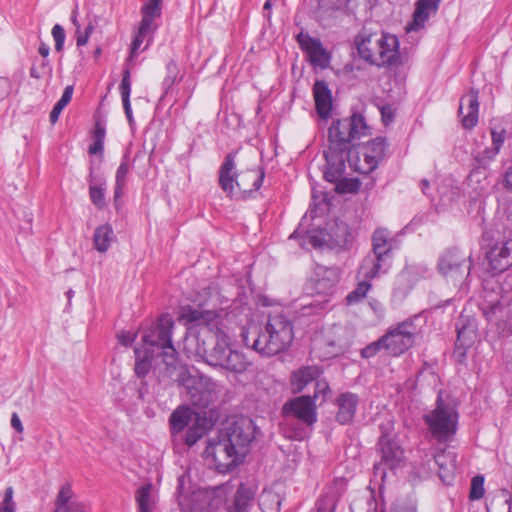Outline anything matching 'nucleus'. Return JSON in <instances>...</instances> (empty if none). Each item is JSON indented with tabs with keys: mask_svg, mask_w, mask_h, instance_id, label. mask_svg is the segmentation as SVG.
<instances>
[{
	"mask_svg": "<svg viewBox=\"0 0 512 512\" xmlns=\"http://www.w3.org/2000/svg\"><path fill=\"white\" fill-rule=\"evenodd\" d=\"M212 427L211 421L199 414L194 415L193 422L188 426L184 435V443L191 447L196 444Z\"/></svg>",
	"mask_w": 512,
	"mask_h": 512,
	"instance_id": "26",
	"label": "nucleus"
},
{
	"mask_svg": "<svg viewBox=\"0 0 512 512\" xmlns=\"http://www.w3.org/2000/svg\"><path fill=\"white\" fill-rule=\"evenodd\" d=\"M505 187L512 191V165L506 170L504 174Z\"/></svg>",
	"mask_w": 512,
	"mask_h": 512,
	"instance_id": "55",
	"label": "nucleus"
},
{
	"mask_svg": "<svg viewBox=\"0 0 512 512\" xmlns=\"http://www.w3.org/2000/svg\"><path fill=\"white\" fill-rule=\"evenodd\" d=\"M440 2L441 0H417L412 21L405 28L406 32L423 29L430 16L437 12Z\"/></svg>",
	"mask_w": 512,
	"mask_h": 512,
	"instance_id": "19",
	"label": "nucleus"
},
{
	"mask_svg": "<svg viewBox=\"0 0 512 512\" xmlns=\"http://www.w3.org/2000/svg\"><path fill=\"white\" fill-rule=\"evenodd\" d=\"M152 32L153 31H142V26L141 25L139 26L138 32L135 35V37L132 41V44H131L130 56H129L130 60H132L134 57L137 56L138 50L143 43L144 37Z\"/></svg>",
	"mask_w": 512,
	"mask_h": 512,
	"instance_id": "46",
	"label": "nucleus"
},
{
	"mask_svg": "<svg viewBox=\"0 0 512 512\" xmlns=\"http://www.w3.org/2000/svg\"><path fill=\"white\" fill-rule=\"evenodd\" d=\"M472 267L471 256L456 248L446 249L439 257L438 270L453 281L466 279Z\"/></svg>",
	"mask_w": 512,
	"mask_h": 512,
	"instance_id": "13",
	"label": "nucleus"
},
{
	"mask_svg": "<svg viewBox=\"0 0 512 512\" xmlns=\"http://www.w3.org/2000/svg\"><path fill=\"white\" fill-rule=\"evenodd\" d=\"M39 54L43 57V58H46L48 55H49V52H50V48L47 44L45 43H41L40 46H39Z\"/></svg>",
	"mask_w": 512,
	"mask_h": 512,
	"instance_id": "60",
	"label": "nucleus"
},
{
	"mask_svg": "<svg viewBox=\"0 0 512 512\" xmlns=\"http://www.w3.org/2000/svg\"><path fill=\"white\" fill-rule=\"evenodd\" d=\"M11 426L19 433H22L24 430L22 422L17 413H13L11 416Z\"/></svg>",
	"mask_w": 512,
	"mask_h": 512,
	"instance_id": "53",
	"label": "nucleus"
},
{
	"mask_svg": "<svg viewBox=\"0 0 512 512\" xmlns=\"http://www.w3.org/2000/svg\"><path fill=\"white\" fill-rule=\"evenodd\" d=\"M369 133V127L361 114L354 113L348 118L332 121L328 129V146L324 150L326 169L324 178L336 184L338 193H355L360 188V181L353 178H345V161L350 160L352 141Z\"/></svg>",
	"mask_w": 512,
	"mask_h": 512,
	"instance_id": "1",
	"label": "nucleus"
},
{
	"mask_svg": "<svg viewBox=\"0 0 512 512\" xmlns=\"http://www.w3.org/2000/svg\"><path fill=\"white\" fill-rule=\"evenodd\" d=\"M430 182L427 179L421 181V190L423 194L429 195Z\"/></svg>",
	"mask_w": 512,
	"mask_h": 512,
	"instance_id": "62",
	"label": "nucleus"
},
{
	"mask_svg": "<svg viewBox=\"0 0 512 512\" xmlns=\"http://www.w3.org/2000/svg\"><path fill=\"white\" fill-rule=\"evenodd\" d=\"M73 90L74 88L72 85L65 87L61 98L57 101L52 111L50 112L49 119L52 124H55L58 121L61 112L70 103L73 95Z\"/></svg>",
	"mask_w": 512,
	"mask_h": 512,
	"instance_id": "38",
	"label": "nucleus"
},
{
	"mask_svg": "<svg viewBox=\"0 0 512 512\" xmlns=\"http://www.w3.org/2000/svg\"><path fill=\"white\" fill-rule=\"evenodd\" d=\"M141 12L142 20L140 25L142 26V31H154L156 27L153 25V21L161 16V7L147 2L143 5Z\"/></svg>",
	"mask_w": 512,
	"mask_h": 512,
	"instance_id": "35",
	"label": "nucleus"
},
{
	"mask_svg": "<svg viewBox=\"0 0 512 512\" xmlns=\"http://www.w3.org/2000/svg\"><path fill=\"white\" fill-rule=\"evenodd\" d=\"M176 381L181 396L195 407L207 408L217 397V382L195 368L182 367Z\"/></svg>",
	"mask_w": 512,
	"mask_h": 512,
	"instance_id": "7",
	"label": "nucleus"
},
{
	"mask_svg": "<svg viewBox=\"0 0 512 512\" xmlns=\"http://www.w3.org/2000/svg\"><path fill=\"white\" fill-rule=\"evenodd\" d=\"M499 152H500V150L491 146V147H487L483 151L477 153V155L475 156L474 159L478 165V168L479 169L480 168L487 169L490 162L496 158V156L499 154Z\"/></svg>",
	"mask_w": 512,
	"mask_h": 512,
	"instance_id": "42",
	"label": "nucleus"
},
{
	"mask_svg": "<svg viewBox=\"0 0 512 512\" xmlns=\"http://www.w3.org/2000/svg\"><path fill=\"white\" fill-rule=\"evenodd\" d=\"M103 149H104L103 142L94 140V143L89 146L88 152H89V154L93 155V154L102 153Z\"/></svg>",
	"mask_w": 512,
	"mask_h": 512,
	"instance_id": "54",
	"label": "nucleus"
},
{
	"mask_svg": "<svg viewBox=\"0 0 512 512\" xmlns=\"http://www.w3.org/2000/svg\"><path fill=\"white\" fill-rule=\"evenodd\" d=\"M459 113L462 115V125L465 129H472L478 123L479 101L478 91L471 89L461 98Z\"/></svg>",
	"mask_w": 512,
	"mask_h": 512,
	"instance_id": "20",
	"label": "nucleus"
},
{
	"mask_svg": "<svg viewBox=\"0 0 512 512\" xmlns=\"http://www.w3.org/2000/svg\"><path fill=\"white\" fill-rule=\"evenodd\" d=\"M235 168V153H229L219 169V185L227 196L233 194L235 185L244 192L258 190L261 187L265 176L262 169L249 170L243 173L238 181Z\"/></svg>",
	"mask_w": 512,
	"mask_h": 512,
	"instance_id": "9",
	"label": "nucleus"
},
{
	"mask_svg": "<svg viewBox=\"0 0 512 512\" xmlns=\"http://www.w3.org/2000/svg\"><path fill=\"white\" fill-rule=\"evenodd\" d=\"M358 396L351 392L340 394L336 398V405L338 407L336 413V421L341 425L350 424L355 416L358 406Z\"/></svg>",
	"mask_w": 512,
	"mask_h": 512,
	"instance_id": "22",
	"label": "nucleus"
},
{
	"mask_svg": "<svg viewBox=\"0 0 512 512\" xmlns=\"http://www.w3.org/2000/svg\"><path fill=\"white\" fill-rule=\"evenodd\" d=\"M378 446L382 461L390 468H394L401 461L403 450L394 441L381 437Z\"/></svg>",
	"mask_w": 512,
	"mask_h": 512,
	"instance_id": "29",
	"label": "nucleus"
},
{
	"mask_svg": "<svg viewBox=\"0 0 512 512\" xmlns=\"http://www.w3.org/2000/svg\"><path fill=\"white\" fill-rule=\"evenodd\" d=\"M339 281V272L336 268H325L322 277L318 278L315 282V289L318 294L324 295L322 300H312L311 302L303 305L304 314H309L310 310H322L328 302L327 296L331 293Z\"/></svg>",
	"mask_w": 512,
	"mask_h": 512,
	"instance_id": "15",
	"label": "nucleus"
},
{
	"mask_svg": "<svg viewBox=\"0 0 512 512\" xmlns=\"http://www.w3.org/2000/svg\"><path fill=\"white\" fill-rule=\"evenodd\" d=\"M385 140L381 137H377L370 141L365 146V151L363 153L364 156V162L366 164L365 168H356L355 170H358L361 173H369L377 168L379 162L384 158L385 156Z\"/></svg>",
	"mask_w": 512,
	"mask_h": 512,
	"instance_id": "21",
	"label": "nucleus"
},
{
	"mask_svg": "<svg viewBox=\"0 0 512 512\" xmlns=\"http://www.w3.org/2000/svg\"><path fill=\"white\" fill-rule=\"evenodd\" d=\"M105 128L102 124L97 122L94 127L93 137L95 141H100L104 143L105 139Z\"/></svg>",
	"mask_w": 512,
	"mask_h": 512,
	"instance_id": "52",
	"label": "nucleus"
},
{
	"mask_svg": "<svg viewBox=\"0 0 512 512\" xmlns=\"http://www.w3.org/2000/svg\"><path fill=\"white\" fill-rule=\"evenodd\" d=\"M74 500V492L70 483L62 485L58 491L55 500V510L53 512H61L64 507L69 505Z\"/></svg>",
	"mask_w": 512,
	"mask_h": 512,
	"instance_id": "39",
	"label": "nucleus"
},
{
	"mask_svg": "<svg viewBox=\"0 0 512 512\" xmlns=\"http://www.w3.org/2000/svg\"><path fill=\"white\" fill-rule=\"evenodd\" d=\"M315 391L313 396H311L314 399V402L322 396V401L326 399V395L330 393V388L326 380H315Z\"/></svg>",
	"mask_w": 512,
	"mask_h": 512,
	"instance_id": "49",
	"label": "nucleus"
},
{
	"mask_svg": "<svg viewBox=\"0 0 512 512\" xmlns=\"http://www.w3.org/2000/svg\"><path fill=\"white\" fill-rule=\"evenodd\" d=\"M77 37H76V44L78 47L80 46H85L88 42V39H89V36L87 34H84L83 32H81V30H79V33H76Z\"/></svg>",
	"mask_w": 512,
	"mask_h": 512,
	"instance_id": "56",
	"label": "nucleus"
},
{
	"mask_svg": "<svg viewBox=\"0 0 512 512\" xmlns=\"http://www.w3.org/2000/svg\"><path fill=\"white\" fill-rule=\"evenodd\" d=\"M490 133L492 146L498 150H501L505 140L512 135V132L507 130L504 119L496 120L490 129Z\"/></svg>",
	"mask_w": 512,
	"mask_h": 512,
	"instance_id": "36",
	"label": "nucleus"
},
{
	"mask_svg": "<svg viewBox=\"0 0 512 512\" xmlns=\"http://www.w3.org/2000/svg\"><path fill=\"white\" fill-rule=\"evenodd\" d=\"M365 279V281L359 282L357 287L346 296V301L349 305L360 302L366 297L371 285L367 281L369 278Z\"/></svg>",
	"mask_w": 512,
	"mask_h": 512,
	"instance_id": "43",
	"label": "nucleus"
},
{
	"mask_svg": "<svg viewBox=\"0 0 512 512\" xmlns=\"http://www.w3.org/2000/svg\"><path fill=\"white\" fill-rule=\"evenodd\" d=\"M438 466V476L445 484H450L454 478L456 468V455L451 451L440 450L433 456Z\"/></svg>",
	"mask_w": 512,
	"mask_h": 512,
	"instance_id": "24",
	"label": "nucleus"
},
{
	"mask_svg": "<svg viewBox=\"0 0 512 512\" xmlns=\"http://www.w3.org/2000/svg\"><path fill=\"white\" fill-rule=\"evenodd\" d=\"M254 433L253 421L239 418L220 429L216 437L209 439L205 454L212 458L220 473L229 472L243 461Z\"/></svg>",
	"mask_w": 512,
	"mask_h": 512,
	"instance_id": "2",
	"label": "nucleus"
},
{
	"mask_svg": "<svg viewBox=\"0 0 512 512\" xmlns=\"http://www.w3.org/2000/svg\"><path fill=\"white\" fill-rule=\"evenodd\" d=\"M195 414L186 405H181L175 409L169 417L172 435L177 436L181 434L193 422Z\"/></svg>",
	"mask_w": 512,
	"mask_h": 512,
	"instance_id": "27",
	"label": "nucleus"
},
{
	"mask_svg": "<svg viewBox=\"0 0 512 512\" xmlns=\"http://www.w3.org/2000/svg\"><path fill=\"white\" fill-rule=\"evenodd\" d=\"M173 327L174 322L171 316L161 315L156 324L142 335V344L138 347L151 352L156 357H162L167 366L173 365L177 355L171 339Z\"/></svg>",
	"mask_w": 512,
	"mask_h": 512,
	"instance_id": "8",
	"label": "nucleus"
},
{
	"mask_svg": "<svg viewBox=\"0 0 512 512\" xmlns=\"http://www.w3.org/2000/svg\"><path fill=\"white\" fill-rule=\"evenodd\" d=\"M484 494V477L481 475H477L473 477L471 480L469 498L471 500H479L484 496Z\"/></svg>",
	"mask_w": 512,
	"mask_h": 512,
	"instance_id": "44",
	"label": "nucleus"
},
{
	"mask_svg": "<svg viewBox=\"0 0 512 512\" xmlns=\"http://www.w3.org/2000/svg\"><path fill=\"white\" fill-rule=\"evenodd\" d=\"M417 333L418 328L414 319L409 318L398 323L382 336L384 350L390 356L402 355L413 346Z\"/></svg>",
	"mask_w": 512,
	"mask_h": 512,
	"instance_id": "12",
	"label": "nucleus"
},
{
	"mask_svg": "<svg viewBox=\"0 0 512 512\" xmlns=\"http://www.w3.org/2000/svg\"><path fill=\"white\" fill-rule=\"evenodd\" d=\"M316 512H334V501L329 497H323L316 504Z\"/></svg>",
	"mask_w": 512,
	"mask_h": 512,
	"instance_id": "50",
	"label": "nucleus"
},
{
	"mask_svg": "<svg viewBox=\"0 0 512 512\" xmlns=\"http://www.w3.org/2000/svg\"><path fill=\"white\" fill-rule=\"evenodd\" d=\"M256 489L240 483L233 492L231 482L221 484L211 490L195 494V500L203 503L202 508L209 511L224 505L226 512H252L256 507Z\"/></svg>",
	"mask_w": 512,
	"mask_h": 512,
	"instance_id": "4",
	"label": "nucleus"
},
{
	"mask_svg": "<svg viewBox=\"0 0 512 512\" xmlns=\"http://www.w3.org/2000/svg\"><path fill=\"white\" fill-rule=\"evenodd\" d=\"M297 40L314 67L321 69L329 67L331 56L319 39L312 38L309 34L300 33Z\"/></svg>",
	"mask_w": 512,
	"mask_h": 512,
	"instance_id": "16",
	"label": "nucleus"
},
{
	"mask_svg": "<svg viewBox=\"0 0 512 512\" xmlns=\"http://www.w3.org/2000/svg\"><path fill=\"white\" fill-rule=\"evenodd\" d=\"M320 370L316 366H304L290 375V385L293 393H300L311 382L318 379Z\"/></svg>",
	"mask_w": 512,
	"mask_h": 512,
	"instance_id": "25",
	"label": "nucleus"
},
{
	"mask_svg": "<svg viewBox=\"0 0 512 512\" xmlns=\"http://www.w3.org/2000/svg\"><path fill=\"white\" fill-rule=\"evenodd\" d=\"M129 165L127 162V156H124L121 164L119 165L115 175V188H114V200L115 202L122 197L124 188L126 186V178L129 172Z\"/></svg>",
	"mask_w": 512,
	"mask_h": 512,
	"instance_id": "37",
	"label": "nucleus"
},
{
	"mask_svg": "<svg viewBox=\"0 0 512 512\" xmlns=\"http://www.w3.org/2000/svg\"><path fill=\"white\" fill-rule=\"evenodd\" d=\"M113 237L114 232L110 224H103L97 227L93 235V243L95 249L99 253H105L109 249L113 241Z\"/></svg>",
	"mask_w": 512,
	"mask_h": 512,
	"instance_id": "32",
	"label": "nucleus"
},
{
	"mask_svg": "<svg viewBox=\"0 0 512 512\" xmlns=\"http://www.w3.org/2000/svg\"><path fill=\"white\" fill-rule=\"evenodd\" d=\"M183 78L180 75L179 68L174 60H170L166 65V76L163 81V86L167 91L170 89L176 82L181 81Z\"/></svg>",
	"mask_w": 512,
	"mask_h": 512,
	"instance_id": "41",
	"label": "nucleus"
},
{
	"mask_svg": "<svg viewBox=\"0 0 512 512\" xmlns=\"http://www.w3.org/2000/svg\"><path fill=\"white\" fill-rule=\"evenodd\" d=\"M51 33L55 41V50L57 52H61L63 50L66 37L63 27L59 24H55Z\"/></svg>",
	"mask_w": 512,
	"mask_h": 512,
	"instance_id": "48",
	"label": "nucleus"
},
{
	"mask_svg": "<svg viewBox=\"0 0 512 512\" xmlns=\"http://www.w3.org/2000/svg\"><path fill=\"white\" fill-rule=\"evenodd\" d=\"M313 96L318 115L323 119H327L332 109V94L326 81L317 80L314 83Z\"/></svg>",
	"mask_w": 512,
	"mask_h": 512,
	"instance_id": "23",
	"label": "nucleus"
},
{
	"mask_svg": "<svg viewBox=\"0 0 512 512\" xmlns=\"http://www.w3.org/2000/svg\"><path fill=\"white\" fill-rule=\"evenodd\" d=\"M243 344L265 357L287 350L294 338L292 322L281 314L269 315L263 327L249 322L241 328Z\"/></svg>",
	"mask_w": 512,
	"mask_h": 512,
	"instance_id": "3",
	"label": "nucleus"
},
{
	"mask_svg": "<svg viewBox=\"0 0 512 512\" xmlns=\"http://www.w3.org/2000/svg\"><path fill=\"white\" fill-rule=\"evenodd\" d=\"M44 74L42 73V70L39 68V67H36V66H32L31 69H30V76L32 78H35V79H40L42 78Z\"/></svg>",
	"mask_w": 512,
	"mask_h": 512,
	"instance_id": "58",
	"label": "nucleus"
},
{
	"mask_svg": "<svg viewBox=\"0 0 512 512\" xmlns=\"http://www.w3.org/2000/svg\"><path fill=\"white\" fill-rule=\"evenodd\" d=\"M390 233L388 230L376 229L372 236L373 257L368 256L364 259L360 272L364 278H375L380 273L388 270L391 260V243L389 242Z\"/></svg>",
	"mask_w": 512,
	"mask_h": 512,
	"instance_id": "11",
	"label": "nucleus"
},
{
	"mask_svg": "<svg viewBox=\"0 0 512 512\" xmlns=\"http://www.w3.org/2000/svg\"><path fill=\"white\" fill-rule=\"evenodd\" d=\"M151 490L152 484L150 483L138 488L136 492V502L139 512H151Z\"/></svg>",
	"mask_w": 512,
	"mask_h": 512,
	"instance_id": "40",
	"label": "nucleus"
},
{
	"mask_svg": "<svg viewBox=\"0 0 512 512\" xmlns=\"http://www.w3.org/2000/svg\"><path fill=\"white\" fill-rule=\"evenodd\" d=\"M477 338V323L474 318L461 315L457 323V339L456 351L460 356L465 355V351L469 348Z\"/></svg>",
	"mask_w": 512,
	"mask_h": 512,
	"instance_id": "18",
	"label": "nucleus"
},
{
	"mask_svg": "<svg viewBox=\"0 0 512 512\" xmlns=\"http://www.w3.org/2000/svg\"><path fill=\"white\" fill-rule=\"evenodd\" d=\"M94 28H95L94 24L90 21V22L87 24V26H86V28H85V30H84V32H83V33H84V34H87V35L90 37V35H91V34H92V32L94 31Z\"/></svg>",
	"mask_w": 512,
	"mask_h": 512,
	"instance_id": "64",
	"label": "nucleus"
},
{
	"mask_svg": "<svg viewBox=\"0 0 512 512\" xmlns=\"http://www.w3.org/2000/svg\"><path fill=\"white\" fill-rule=\"evenodd\" d=\"M119 89H120V94H121V98H122V104H123L125 115L127 117L129 124L132 126L134 119H133L132 108H131V103H130L131 75H130L129 69L124 70Z\"/></svg>",
	"mask_w": 512,
	"mask_h": 512,
	"instance_id": "33",
	"label": "nucleus"
},
{
	"mask_svg": "<svg viewBox=\"0 0 512 512\" xmlns=\"http://www.w3.org/2000/svg\"><path fill=\"white\" fill-rule=\"evenodd\" d=\"M39 68L42 70V73L43 74H51V67L49 65V61L48 60H42V62L40 63L39 65Z\"/></svg>",
	"mask_w": 512,
	"mask_h": 512,
	"instance_id": "59",
	"label": "nucleus"
},
{
	"mask_svg": "<svg viewBox=\"0 0 512 512\" xmlns=\"http://www.w3.org/2000/svg\"><path fill=\"white\" fill-rule=\"evenodd\" d=\"M381 114H382V119H383V122L385 123V125H387L389 122L392 121V114L391 112H387L386 111V108H382L381 109Z\"/></svg>",
	"mask_w": 512,
	"mask_h": 512,
	"instance_id": "61",
	"label": "nucleus"
},
{
	"mask_svg": "<svg viewBox=\"0 0 512 512\" xmlns=\"http://www.w3.org/2000/svg\"><path fill=\"white\" fill-rule=\"evenodd\" d=\"M247 366L246 357L242 353L229 348L218 367L235 373H241L246 370Z\"/></svg>",
	"mask_w": 512,
	"mask_h": 512,
	"instance_id": "31",
	"label": "nucleus"
},
{
	"mask_svg": "<svg viewBox=\"0 0 512 512\" xmlns=\"http://www.w3.org/2000/svg\"><path fill=\"white\" fill-rule=\"evenodd\" d=\"M490 268L495 273H502L512 265V238L501 245L495 244L487 252Z\"/></svg>",
	"mask_w": 512,
	"mask_h": 512,
	"instance_id": "17",
	"label": "nucleus"
},
{
	"mask_svg": "<svg viewBox=\"0 0 512 512\" xmlns=\"http://www.w3.org/2000/svg\"><path fill=\"white\" fill-rule=\"evenodd\" d=\"M230 338L219 323L202 326L196 334L191 333L185 338V350L207 364L218 367L230 348Z\"/></svg>",
	"mask_w": 512,
	"mask_h": 512,
	"instance_id": "5",
	"label": "nucleus"
},
{
	"mask_svg": "<svg viewBox=\"0 0 512 512\" xmlns=\"http://www.w3.org/2000/svg\"><path fill=\"white\" fill-rule=\"evenodd\" d=\"M282 414L287 419H297L307 426H312L317 421L316 404L309 395L288 400L282 406Z\"/></svg>",
	"mask_w": 512,
	"mask_h": 512,
	"instance_id": "14",
	"label": "nucleus"
},
{
	"mask_svg": "<svg viewBox=\"0 0 512 512\" xmlns=\"http://www.w3.org/2000/svg\"><path fill=\"white\" fill-rule=\"evenodd\" d=\"M425 422L433 438L439 442L449 440L456 432L458 413L455 407L445 403L438 395L436 407L425 414Z\"/></svg>",
	"mask_w": 512,
	"mask_h": 512,
	"instance_id": "10",
	"label": "nucleus"
},
{
	"mask_svg": "<svg viewBox=\"0 0 512 512\" xmlns=\"http://www.w3.org/2000/svg\"><path fill=\"white\" fill-rule=\"evenodd\" d=\"M135 373L138 377H145L150 369H151V361L156 355L151 352H147V350H143L142 348L135 347Z\"/></svg>",
	"mask_w": 512,
	"mask_h": 512,
	"instance_id": "34",
	"label": "nucleus"
},
{
	"mask_svg": "<svg viewBox=\"0 0 512 512\" xmlns=\"http://www.w3.org/2000/svg\"><path fill=\"white\" fill-rule=\"evenodd\" d=\"M183 318L188 322L195 323L190 329L188 335L196 334L201 330L202 326L210 323H219L218 317L211 311H199L197 309H189L183 314Z\"/></svg>",
	"mask_w": 512,
	"mask_h": 512,
	"instance_id": "30",
	"label": "nucleus"
},
{
	"mask_svg": "<svg viewBox=\"0 0 512 512\" xmlns=\"http://www.w3.org/2000/svg\"><path fill=\"white\" fill-rule=\"evenodd\" d=\"M89 196L91 202L98 208L103 209L106 205L105 190L106 181L102 176L96 175L94 169L90 168L89 173Z\"/></svg>",
	"mask_w": 512,
	"mask_h": 512,
	"instance_id": "28",
	"label": "nucleus"
},
{
	"mask_svg": "<svg viewBox=\"0 0 512 512\" xmlns=\"http://www.w3.org/2000/svg\"><path fill=\"white\" fill-rule=\"evenodd\" d=\"M71 21L76 28V33H79L80 24L77 20V10H73L72 15H71Z\"/></svg>",
	"mask_w": 512,
	"mask_h": 512,
	"instance_id": "63",
	"label": "nucleus"
},
{
	"mask_svg": "<svg viewBox=\"0 0 512 512\" xmlns=\"http://www.w3.org/2000/svg\"><path fill=\"white\" fill-rule=\"evenodd\" d=\"M117 337H118L119 342L123 346L129 347L134 342V340L136 338V334L135 333H131V332L122 331L121 333L118 334Z\"/></svg>",
	"mask_w": 512,
	"mask_h": 512,
	"instance_id": "51",
	"label": "nucleus"
},
{
	"mask_svg": "<svg viewBox=\"0 0 512 512\" xmlns=\"http://www.w3.org/2000/svg\"><path fill=\"white\" fill-rule=\"evenodd\" d=\"M8 81L4 78H0V100L3 99L8 93Z\"/></svg>",
	"mask_w": 512,
	"mask_h": 512,
	"instance_id": "57",
	"label": "nucleus"
},
{
	"mask_svg": "<svg viewBox=\"0 0 512 512\" xmlns=\"http://www.w3.org/2000/svg\"><path fill=\"white\" fill-rule=\"evenodd\" d=\"M355 44L360 58L371 65L392 66L399 60V41L395 35L363 31L356 37Z\"/></svg>",
	"mask_w": 512,
	"mask_h": 512,
	"instance_id": "6",
	"label": "nucleus"
},
{
	"mask_svg": "<svg viewBox=\"0 0 512 512\" xmlns=\"http://www.w3.org/2000/svg\"><path fill=\"white\" fill-rule=\"evenodd\" d=\"M14 490L11 486L5 489L4 498L0 505V512H16V503L13 501Z\"/></svg>",
	"mask_w": 512,
	"mask_h": 512,
	"instance_id": "45",
	"label": "nucleus"
},
{
	"mask_svg": "<svg viewBox=\"0 0 512 512\" xmlns=\"http://www.w3.org/2000/svg\"><path fill=\"white\" fill-rule=\"evenodd\" d=\"M381 350H384V342H382V337L364 347L361 350V355L363 358H371Z\"/></svg>",
	"mask_w": 512,
	"mask_h": 512,
	"instance_id": "47",
	"label": "nucleus"
}]
</instances>
